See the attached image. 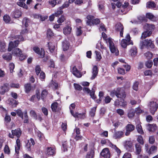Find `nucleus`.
Returning <instances> with one entry per match:
<instances>
[{
  "instance_id": "nucleus-1",
  "label": "nucleus",
  "mask_w": 158,
  "mask_h": 158,
  "mask_svg": "<svg viewBox=\"0 0 158 158\" xmlns=\"http://www.w3.org/2000/svg\"><path fill=\"white\" fill-rule=\"evenodd\" d=\"M15 38L16 40L13 42L10 41L9 44L8 50L9 52L11 51L13 48L17 47L20 41H24V38L21 35L15 36Z\"/></svg>"
},
{
  "instance_id": "nucleus-2",
  "label": "nucleus",
  "mask_w": 158,
  "mask_h": 158,
  "mask_svg": "<svg viewBox=\"0 0 158 158\" xmlns=\"http://www.w3.org/2000/svg\"><path fill=\"white\" fill-rule=\"evenodd\" d=\"M110 95L111 96L113 97L115 95L117 98H124L126 96V94L124 88H118L116 90H114L112 91Z\"/></svg>"
},
{
  "instance_id": "nucleus-3",
  "label": "nucleus",
  "mask_w": 158,
  "mask_h": 158,
  "mask_svg": "<svg viewBox=\"0 0 158 158\" xmlns=\"http://www.w3.org/2000/svg\"><path fill=\"white\" fill-rule=\"evenodd\" d=\"M148 106L151 114H154L158 107V100L156 99L151 100L148 103Z\"/></svg>"
},
{
  "instance_id": "nucleus-4",
  "label": "nucleus",
  "mask_w": 158,
  "mask_h": 158,
  "mask_svg": "<svg viewBox=\"0 0 158 158\" xmlns=\"http://www.w3.org/2000/svg\"><path fill=\"white\" fill-rule=\"evenodd\" d=\"M120 44L121 46L124 48H126L128 45H133V42L131 40V37L129 34H127L125 39H123L121 41Z\"/></svg>"
},
{
  "instance_id": "nucleus-5",
  "label": "nucleus",
  "mask_w": 158,
  "mask_h": 158,
  "mask_svg": "<svg viewBox=\"0 0 158 158\" xmlns=\"http://www.w3.org/2000/svg\"><path fill=\"white\" fill-rule=\"evenodd\" d=\"M108 43L109 45V47L111 52L112 53H114L116 56L118 55L119 52L117 48L114 46L113 43L112 39L111 38H109L106 40V43Z\"/></svg>"
},
{
  "instance_id": "nucleus-6",
  "label": "nucleus",
  "mask_w": 158,
  "mask_h": 158,
  "mask_svg": "<svg viewBox=\"0 0 158 158\" xmlns=\"http://www.w3.org/2000/svg\"><path fill=\"white\" fill-rule=\"evenodd\" d=\"M10 89L9 84L8 83H5L0 86V94L3 95L5 93L7 92Z\"/></svg>"
},
{
  "instance_id": "nucleus-7",
  "label": "nucleus",
  "mask_w": 158,
  "mask_h": 158,
  "mask_svg": "<svg viewBox=\"0 0 158 158\" xmlns=\"http://www.w3.org/2000/svg\"><path fill=\"white\" fill-rule=\"evenodd\" d=\"M145 149L146 152L149 155L153 153L156 152L157 150V147L153 146H152L150 148H148V144H145Z\"/></svg>"
},
{
  "instance_id": "nucleus-8",
  "label": "nucleus",
  "mask_w": 158,
  "mask_h": 158,
  "mask_svg": "<svg viewBox=\"0 0 158 158\" xmlns=\"http://www.w3.org/2000/svg\"><path fill=\"white\" fill-rule=\"evenodd\" d=\"M33 50L38 54L39 57L43 58L44 56V51L43 49L41 48V50L37 47H34L33 48Z\"/></svg>"
},
{
  "instance_id": "nucleus-9",
  "label": "nucleus",
  "mask_w": 158,
  "mask_h": 158,
  "mask_svg": "<svg viewBox=\"0 0 158 158\" xmlns=\"http://www.w3.org/2000/svg\"><path fill=\"white\" fill-rule=\"evenodd\" d=\"M115 30L120 32V36L123 37V31L124 27L123 25L120 23H117L115 27Z\"/></svg>"
},
{
  "instance_id": "nucleus-10",
  "label": "nucleus",
  "mask_w": 158,
  "mask_h": 158,
  "mask_svg": "<svg viewBox=\"0 0 158 158\" xmlns=\"http://www.w3.org/2000/svg\"><path fill=\"white\" fill-rule=\"evenodd\" d=\"M124 145L125 148L128 151L132 152L133 150L132 142L131 141H126Z\"/></svg>"
},
{
  "instance_id": "nucleus-11",
  "label": "nucleus",
  "mask_w": 158,
  "mask_h": 158,
  "mask_svg": "<svg viewBox=\"0 0 158 158\" xmlns=\"http://www.w3.org/2000/svg\"><path fill=\"white\" fill-rule=\"evenodd\" d=\"M21 143L20 140L18 139L16 141V145L15 146V152L16 154H15V158H19V154L20 148Z\"/></svg>"
},
{
  "instance_id": "nucleus-12",
  "label": "nucleus",
  "mask_w": 158,
  "mask_h": 158,
  "mask_svg": "<svg viewBox=\"0 0 158 158\" xmlns=\"http://www.w3.org/2000/svg\"><path fill=\"white\" fill-rule=\"evenodd\" d=\"M135 126L131 124H127L126 127V131L125 135L126 136L129 135L131 132L133 131L135 129Z\"/></svg>"
},
{
  "instance_id": "nucleus-13",
  "label": "nucleus",
  "mask_w": 158,
  "mask_h": 158,
  "mask_svg": "<svg viewBox=\"0 0 158 158\" xmlns=\"http://www.w3.org/2000/svg\"><path fill=\"white\" fill-rule=\"evenodd\" d=\"M35 144L33 139L31 138L27 141L26 145V148L28 151H30Z\"/></svg>"
},
{
  "instance_id": "nucleus-14",
  "label": "nucleus",
  "mask_w": 158,
  "mask_h": 158,
  "mask_svg": "<svg viewBox=\"0 0 158 158\" xmlns=\"http://www.w3.org/2000/svg\"><path fill=\"white\" fill-rule=\"evenodd\" d=\"M101 155L104 158H110V154L108 148H106L104 149L101 153Z\"/></svg>"
},
{
  "instance_id": "nucleus-15",
  "label": "nucleus",
  "mask_w": 158,
  "mask_h": 158,
  "mask_svg": "<svg viewBox=\"0 0 158 158\" xmlns=\"http://www.w3.org/2000/svg\"><path fill=\"white\" fill-rule=\"evenodd\" d=\"M45 153L47 155L53 156L55 154V151L54 148L49 147L45 150Z\"/></svg>"
},
{
  "instance_id": "nucleus-16",
  "label": "nucleus",
  "mask_w": 158,
  "mask_h": 158,
  "mask_svg": "<svg viewBox=\"0 0 158 158\" xmlns=\"http://www.w3.org/2000/svg\"><path fill=\"white\" fill-rule=\"evenodd\" d=\"M71 114L75 118H78L81 119H84L85 117V113H78L77 112H76L75 113H74L73 111H71Z\"/></svg>"
},
{
  "instance_id": "nucleus-17",
  "label": "nucleus",
  "mask_w": 158,
  "mask_h": 158,
  "mask_svg": "<svg viewBox=\"0 0 158 158\" xmlns=\"http://www.w3.org/2000/svg\"><path fill=\"white\" fill-rule=\"evenodd\" d=\"M128 3L127 2H125L123 4H122V9L120 10L121 13L119 12L120 14L122 15L123 14H125L127 13V8L128 6Z\"/></svg>"
},
{
  "instance_id": "nucleus-18",
  "label": "nucleus",
  "mask_w": 158,
  "mask_h": 158,
  "mask_svg": "<svg viewBox=\"0 0 158 158\" xmlns=\"http://www.w3.org/2000/svg\"><path fill=\"white\" fill-rule=\"evenodd\" d=\"M143 28L146 30L151 31L152 32V31L155 29V26L152 24L146 23L144 24Z\"/></svg>"
},
{
  "instance_id": "nucleus-19",
  "label": "nucleus",
  "mask_w": 158,
  "mask_h": 158,
  "mask_svg": "<svg viewBox=\"0 0 158 158\" xmlns=\"http://www.w3.org/2000/svg\"><path fill=\"white\" fill-rule=\"evenodd\" d=\"M69 42L67 40H64L62 42V47L64 51L68 50L69 48Z\"/></svg>"
},
{
  "instance_id": "nucleus-20",
  "label": "nucleus",
  "mask_w": 158,
  "mask_h": 158,
  "mask_svg": "<svg viewBox=\"0 0 158 158\" xmlns=\"http://www.w3.org/2000/svg\"><path fill=\"white\" fill-rule=\"evenodd\" d=\"M98 73V70L97 66H94L92 69V76L91 79L93 80L97 76Z\"/></svg>"
},
{
  "instance_id": "nucleus-21",
  "label": "nucleus",
  "mask_w": 158,
  "mask_h": 158,
  "mask_svg": "<svg viewBox=\"0 0 158 158\" xmlns=\"http://www.w3.org/2000/svg\"><path fill=\"white\" fill-rule=\"evenodd\" d=\"M11 132L12 135L16 136L17 138H19L22 133V131L19 128L15 130H12L11 131Z\"/></svg>"
},
{
  "instance_id": "nucleus-22",
  "label": "nucleus",
  "mask_w": 158,
  "mask_h": 158,
  "mask_svg": "<svg viewBox=\"0 0 158 158\" xmlns=\"http://www.w3.org/2000/svg\"><path fill=\"white\" fill-rule=\"evenodd\" d=\"M12 54L14 56H21L22 55V52L20 49L18 48L14 49L12 51Z\"/></svg>"
},
{
  "instance_id": "nucleus-23",
  "label": "nucleus",
  "mask_w": 158,
  "mask_h": 158,
  "mask_svg": "<svg viewBox=\"0 0 158 158\" xmlns=\"http://www.w3.org/2000/svg\"><path fill=\"white\" fill-rule=\"evenodd\" d=\"M72 31V27L69 25L65 26L63 29L64 34L67 35L70 34Z\"/></svg>"
},
{
  "instance_id": "nucleus-24",
  "label": "nucleus",
  "mask_w": 158,
  "mask_h": 158,
  "mask_svg": "<svg viewBox=\"0 0 158 158\" xmlns=\"http://www.w3.org/2000/svg\"><path fill=\"white\" fill-rule=\"evenodd\" d=\"M72 71L73 74L78 77H81V75L75 66H73V68Z\"/></svg>"
},
{
  "instance_id": "nucleus-25",
  "label": "nucleus",
  "mask_w": 158,
  "mask_h": 158,
  "mask_svg": "<svg viewBox=\"0 0 158 158\" xmlns=\"http://www.w3.org/2000/svg\"><path fill=\"white\" fill-rule=\"evenodd\" d=\"M48 46L51 52H53L56 48L54 43L50 42L48 43Z\"/></svg>"
},
{
  "instance_id": "nucleus-26",
  "label": "nucleus",
  "mask_w": 158,
  "mask_h": 158,
  "mask_svg": "<svg viewBox=\"0 0 158 158\" xmlns=\"http://www.w3.org/2000/svg\"><path fill=\"white\" fill-rule=\"evenodd\" d=\"M147 129L150 131H154L156 129V125L155 124H148L147 126Z\"/></svg>"
},
{
  "instance_id": "nucleus-27",
  "label": "nucleus",
  "mask_w": 158,
  "mask_h": 158,
  "mask_svg": "<svg viewBox=\"0 0 158 158\" xmlns=\"http://www.w3.org/2000/svg\"><path fill=\"white\" fill-rule=\"evenodd\" d=\"M124 132L122 131L115 132L114 134V137L115 139H120L123 136Z\"/></svg>"
},
{
  "instance_id": "nucleus-28",
  "label": "nucleus",
  "mask_w": 158,
  "mask_h": 158,
  "mask_svg": "<svg viewBox=\"0 0 158 158\" xmlns=\"http://www.w3.org/2000/svg\"><path fill=\"white\" fill-rule=\"evenodd\" d=\"M19 1L17 2V4L19 6L24 8L27 9V6L24 2L26 0H19Z\"/></svg>"
},
{
  "instance_id": "nucleus-29",
  "label": "nucleus",
  "mask_w": 158,
  "mask_h": 158,
  "mask_svg": "<svg viewBox=\"0 0 158 158\" xmlns=\"http://www.w3.org/2000/svg\"><path fill=\"white\" fill-rule=\"evenodd\" d=\"M2 57L3 59L7 61H9L11 60L12 58V55L10 53H7L4 54Z\"/></svg>"
},
{
  "instance_id": "nucleus-30",
  "label": "nucleus",
  "mask_w": 158,
  "mask_h": 158,
  "mask_svg": "<svg viewBox=\"0 0 158 158\" xmlns=\"http://www.w3.org/2000/svg\"><path fill=\"white\" fill-rule=\"evenodd\" d=\"M22 13L21 11L19 10H15L13 13V16L15 18H18L22 15Z\"/></svg>"
},
{
  "instance_id": "nucleus-31",
  "label": "nucleus",
  "mask_w": 158,
  "mask_h": 158,
  "mask_svg": "<svg viewBox=\"0 0 158 158\" xmlns=\"http://www.w3.org/2000/svg\"><path fill=\"white\" fill-rule=\"evenodd\" d=\"M130 53L132 56H135L137 55V51L135 47H132L130 50Z\"/></svg>"
},
{
  "instance_id": "nucleus-32",
  "label": "nucleus",
  "mask_w": 158,
  "mask_h": 158,
  "mask_svg": "<svg viewBox=\"0 0 158 158\" xmlns=\"http://www.w3.org/2000/svg\"><path fill=\"white\" fill-rule=\"evenodd\" d=\"M88 20L86 21L87 25L91 26L92 20H94V17L91 15H88L87 17Z\"/></svg>"
},
{
  "instance_id": "nucleus-33",
  "label": "nucleus",
  "mask_w": 158,
  "mask_h": 158,
  "mask_svg": "<svg viewBox=\"0 0 158 158\" xmlns=\"http://www.w3.org/2000/svg\"><path fill=\"white\" fill-rule=\"evenodd\" d=\"M135 148L136 149L135 153L136 155H139L141 151V147L138 143H136L135 144Z\"/></svg>"
},
{
  "instance_id": "nucleus-34",
  "label": "nucleus",
  "mask_w": 158,
  "mask_h": 158,
  "mask_svg": "<svg viewBox=\"0 0 158 158\" xmlns=\"http://www.w3.org/2000/svg\"><path fill=\"white\" fill-rule=\"evenodd\" d=\"M49 87L53 89H56L58 87V84L56 82L52 81L49 85Z\"/></svg>"
},
{
  "instance_id": "nucleus-35",
  "label": "nucleus",
  "mask_w": 158,
  "mask_h": 158,
  "mask_svg": "<svg viewBox=\"0 0 158 158\" xmlns=\"http://www.w3.org/2000/svg\"><path fill=\"white\" fill-rule=\"evenodd\" d=\"M109 145L110 147H111L112 148L114 149L118 155L120 154L121 153V151L116 147V145H114L111 143H110Z\"/></svg>"
},
{
  "instance_id": "nucleus-36",
  "label": "nucleus",
  "mask_w": 158,
  "mask_h": 158,
  "mask_svg": "<svg viewBox=\"0 0 158 158\" xmlns=\"http://www.w3.org/2000/svg\"><path fill=\"white\" fill-rule=\"evenodd\" d=\"M152 33L151 31H146L143 32L141 38L142 39H145L146 37L150 36Z\"/></svg>"
},
{
  "instance_id": "nucleus-37",
  "label": "nucleus",
  "mask_w": 158,
  "mask_h": 158,
  "mask_svg": "<svg viewBox=\"0 0 158 158\" xmlns=\"http://www.w3.org/2000/svg\"><path fill=\"white\" fill-rule=\"evenodd\" d=\"M25 91L26 93H29L31 89V85L29 83H27L24 85Z\"/></svg>"
},
{
  "instance_id": "nucleus-38",
  "label": "nucleus",
  "mask_w": 158,
  "mask_h": 158,
  "mask_svg": "<svg viewBox=\"0 0 158 158\" xmlns=\"http://www.w3.org/2000/svg\"><path fill=\"white\" fill-rule=\"evenodd\" d=\"M58 105V103L56 102H54L52 104L51 108L53 111H56Z\"/></svg>"
},
{
  "instance_id": "nucleus-39",
  "label": "nucleus",
  "mask_w": 158,
  "mask_h": 158,
  "mask_svg": "<svg viewBox=\"0 0 158 158\" xmlns=\"http://www.w3.org/2000/svg\"><path fill=\"white\" fill-rule=\"evenodd\" d=\"M146 6L148 8H154L155 7L156 4L154 2H149L147 3Z\"/></svg>"
},
{
  "instance_id": "nucleus-40",
  "label": "nucleus",
  "mask_w": 158,
  "mask_h": 158,
  "mask_svg": "<svg viewBox=\"0 0 158 158\" xmlns=\"http://www.w3.org/2000/svg\"><path fill=\"white\" fill-rule=\"evenodd\" d=\"M94 151L93 150H91L88 153L85 158H93L94 156Z\"/></svg>"
},
{
  "instance_id": "nucleus-41",
  "label": "nucleus",
  "mask_w": 158,
  "mask_h": 158,
  "mask_svg": "<svg viewBox=\"0 0 158 158\" xmlns=\"http://www.w3.org/2000/svg\"><path fill=\"white\" fill-rule=\"evenodd\" d=\"M0 51L1 52H4L6 50L5 48L6 45L4 43L0 42Z\"/></svg>"
},
{
  "instance_id": "nucleus-42",
  "label": "nucleus",
  "mask_w": 158,
  "mask_h": 158,
  "mask_svg": "<svg viewBox=\"0 0 158 158\" xmlns=\"http://www.w3.org/2000/svg\"><path fill=\"white\" fill-rule=\"evenodd\" d=\"M147 40L141 41L140 46L141 49L145 47H147Z\"/></svg>"
},
{
  "instance_id": "nucleus-43",
  "label": "nucleus",
  "mask_w": 158,
  "mask_h": 158,
  "mask_svg": "<svg viewBox=\"0 0 158 158\" xmlns=\"http://www.w3.org/2000/svg\"><path fill=\"white\" fill-rule=\"evenodd\" d=\"M147 47H149L151 48L154 47V45L151 40H147Z\"/></svg>"
},
{
  "instance_id": "nucleus-44",
  "label": "nucleus",
  "mask_w": 158,
  "mask_h": 158,
  "mask_svg": "<svg viewBox=\"0 0 158 158\" xmlns=\"http://www.w3.org/2000/svg\"><path fill=\"white\" fill-rule=\"evenodd\" d=\"M136 129L139 133L141 134H143V131L142 130V126L140 124H138L137 125Z\"/></svg>"
},
{
  "instance_id": "nucleus-45",
  "label": "nucleus",
  "mask_w": 158,
  "mask_h": 158,
  "mask_svg": "<svg viewBox=\"0 0 158 158\" xmlns=\"http://www.w3.org/2000/svg\"><path fill=\"white\" fill-rule=\"evenodd\" d=\"M29 23V19L26 18L23 19L22 23L23 25H24L25 27H27L28 26V23Z\"/></svg>"
},
{
  "instance_id": "nucleus-46",
  "label": "nucleus",
  "mask_w": 158,
  "mask_h": 158,
  "mask_svg": "<svg viewBox=\"0 0 158 158\" xmlns=\"http://www.w3.org/2000/svg\"><path fill=\"white\" fill-rule=\"evenodd\" d=\"M30 114L31 117L35 119H37V116L35 111L33 110H31L30 112Z\"/></svg>"
},
{
  "instance_id": "nucleus-47",
  "label": "nucleus",
  "mask_w": 158,
  "mask_h": 158,
  "mask_svg": "<svg viewBox=\"0 0 158 158\" xmlns=\"http://www.w3.org/2000/svg\"><path fill=\"white\" fill-rule=\"evenodd\" d=\"M3 20L6 23H8L10 21V16L7 15H5L3 16Z\"/></svg>"
},
{
  "instance_id": "nucleus-48",
  "label": "nucleus",
  "mask_w": 158,
  "mask_h": 158,
  "mask_svg": "<svg viewBox=\"0 0 158 158\" xmlns=\"http://www.w3.org/2000/svg\"><path fill=\"white\" fill-rule=\"evenodd\" d=\"M139 84V83L138 81L134 82L132 87L133 89L135 91H137L138 90Z\"/></svg>"
},
{
  "instance_id": "nucleus-49",
  "label": "nucleus",
  "mask_w": 158,
  "mask_h": 158,
  "mask_svg": "<svg viewBox=\"0 0 158 158\" xmlns=\"http://www.w3.org/2000/svg\"><path fill=\"white\" fill-rule=\"evenodd\" d=\"M145 64L148 68H150L152 67L153 63L152 60H148L145 62Z\"/></svg>"
},
{
  "instance_id": "nucleus-50",
  "label": "nucleus",
  "mask_w": 158,
  "mask_h": 158,
  "mask_svg": "<svg viewBox=\"0 0 158 158\" xmlns=\"http://www.w3.org/2000/svg\"><path fill=\"white\" fill-rule=\"evenodd\" d=\"M58 0H49L48 2V4L51 5L52 7H54L56 4V1Z\"/></svg>"
},
{
  "instance_id": "nucleus-51",
  "label": "nucleus",
  "mask_w": 158,
  "mask_h": 158,
  "mask_svg": "<svg viewBox=\"0 0 158 158\" xmlns=\"http://www.w3.org/2000/svg\"><path fill=\"white\" fill-rule=\"evenodd\" d=\"M145 56L148 59L151 58L152 57L153 54L150 52H148L144 54Z\"/></svg>"
},
{
  "instance_id": "nucleus-52",
  "label": "nucleus",
  "mask_w": 158,
  "mask_h": 158,
  "mask_svg": "<svg viewBox=\"0 0 158 158\" xmlns=\"http://www.w3.org/2000/svg\"><path fill=\"white\" fill-rule=\"evenodd\" d=\"M4 151L6 154L9 155L10 153V150L8 146L6 145L4 149Z\"/></svg>"
},
{
  "instance_id": "nucleus-53",
  "label": "nucleus",
  "mask_w": 158,
  "mask_h": 158,
  "mask_svg": "<svg viewBox=\"0 0 158 158\" xmlns=\"http://www.w3.org/2000/svg\"><path fill=\"white\" fill-rule=\"evenodd\" d=\"M69 4L68 2H66L65 3L61 6L59 7V9L61 10L64 8L68 7L69 6Z\"/></svg>"
},
{
  "instance_id": "nucleus-54",
  "label": "nucleus",
  "mask_w": 158,
  "mask_h": 158,
  "mask_svg": "<svg viewBox=\"0 0 158 158\" xmlns=\"http://www.w3.org/2000/svg\"><path fill=\"white\" fill-rule=\"evenodd\" d=\"M123 98H119V100H120V106L123 107H125L127 105V103L126 102L124 101Z\"/></svg>"
},
{
  "instance_id": "nucleus-55",
  "label": "nucleus",
  "mask_w": 158,
  "mask_h": 158,
  "mask_svg": "<svg viewBox=\"0 0 158 158\" xmlns=\"http://www.w3.org/2000/svg\"><path fill=\"white\" fill-rule=\"evenodd\" d=\"M96 107H94L91 109L90 112V115L92 117H94L96 111Z\"/></svg>"
},
{
  "instance_id": "nucleus-56",
  "label": "nucleus",
  "mask_w": 158,
  "mask_h": 158,
  "mask_svg": "<svg viewBox=\"0 0 158 158\" xmlns=\"http://www.w3.org/2000/svg\"><path fill=\"white\" fill-rule=\"evenodd\" d=\"M95 52L97 60L98 61L100 60L102 58V56L100 52L97 51H95Z\"/></svg>"
},
{
  "instance_id": "nucleus-57",
  "label": "nucleus",
  "mask_w": 158,
  "mask_h": 158,
  "mask_svg": "<svg viewBox=\"0 0 158 158\" xmlns=\"http://www.w3.org/2000/svg\"><path fill=\"white\" fill-rule=\"evenodd\" d=\"M135 114V112L133 110H130L128 114V116L130 118H131L133 117Z\"/></svg>"
},
{
  "instance_id": "nucleus-58",
  "label": "nucleus",
  "mask_w": 158,
  "mask_h": 158,
  "mask_svg": "<svg viewBox=\"0 0 158 158\" xmlns=\"http://www.w3.org/2000/svg\"><path fill=\"white\" fill-rule=\"evenodd\" d=\"M10 89V88H18L19 87V84L10 83L9 84Z\"/></svg>"
},
{
  "instance_id": "nucleus-59",
  "label": "nucleus",
  "mask_w": 158,
  "mask_h": 158,
  "mask_svg": "<svg viewBox=\"0 0 158 158\" xmlns=\"http://www.w3.org/2000/svg\"><path fill=\"white\" fill-rule=\"evenodd\" d=\"M74 86L75 89L76 90H81L82 89V87L78 84L74 83Z\"/></svg>"
},
{
  "instance_id": "nucleus-60",
  "label": "nucleus",
  "mask_w": 158,
  "mask_h": 158,
  "mask_svg": "<svg viewBox=\"0 0 158 158\" xmlns=\"http://www.w3.org/2000/svg\"><path fill=\"white\" fill-rule=\"evenodd\" d=\"M15 65L12 63H10L9 64V67L10 71V73H13V70L15 68Z\"/></svg>"
},
{
  "instance_id": "nucleus-61",
  "label": "nucleus",
  "mask_w": 158,
  "mask_h": 158,
  "mask_svg": "<svg viewBox=\"0 0 158 158\" xmlns=\"http://www.w3.org/2000/svg\"><path fill=\"white\" fill-rule=\"evenodd\" d=\"M24 123H28L29 122L28 118L27 115V111L25 112L24 115Z\"/></svg>"
},
{
  "instance_id": "nucleus-62",
  "label": "nucleus",
  "mask_w": 158,
  "mask_h": 158,
  "mask_svg": "<svg viewBox=\"0 0 158 158\" xmlns=\"http://www.w3.org/2000/svg\"><path fill=\"white\" fill-rule=\"evenodd\" d=\"M137 141L141 144L143 145L144 144L143 140L142 137L141 135L138 136L137 138Z\"/></svg>"
},
{
  "instance_id": "nucleus-63",
  "label": "nucleus",
  "mask_w": 158,
  "mask_h": 158,
  "mask_svg": "<svg viewBox=\"0 0 158 158\" xmlns=\"http://www.w3.org/2000/svg\"><path fill=\"white\" fill-rule=\"evenodd\" d=\"M65 19V18L64 16H61L60 18H59L57 20V22L58 23H61Z\"/></svg>"
},
{
  "instance_id": "nucleus-64",
  "label": "nucleus",
  "mask_w": 158,
  "mask_h": 158,
  "mask_svg": "<svg viewBox=\"0 0 158 158\" xmlns=\"http://www.w3.org/2000/svg\"><path fill=\"white\" fill-rule=\"evenodd\" d=\"M122 158H131V155L130 153L126 152L123 155Z\"/></svg>"
}]
</instances>
